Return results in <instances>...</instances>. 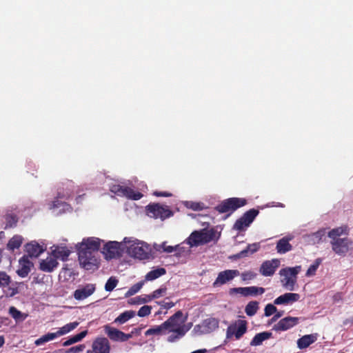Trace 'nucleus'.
I'll return each mask as SVG.
<instances>
[{
  "instance_id": "nucleus-1",
  "label": "nucleus",
  "mask_w": 353,
  "mask_h": 353,
  "mask_svg": "<svg viewBox=\"0 0 353 353\" xmlns=\"http://www.w3.org/2000/svg\"><path fill=\"white\" fill-rule=\"evenodd\" d=\"M187 319L188 316L179 310L163 322L168 342L179 340L191 329L192 324L186 323Z\"/></svg>"
},
{
  "instance_id": "nucleus-2",
  "label": "nucleus",
  "mask_w": 353,
  "mask_h": 353,
  "mask_svg": "<svg viewBox=\"0 0 353 353\" xmlns=\"http://www.w3.org/2000/svg\"><path fill=\"white\" fill-rule=\"evenodd\" d=\"M124 243L125 252L130 256L139 260L149 258L151 250L147 243L133 236L125 237Z\"/></svg>"
},
{
  "instance_id": "nucleus-3",
  "label": "nucleus",
  "mask_w": 353,
  "mask_h": 353,
  "mask_svg": "<svg viewBox=\"0 0 353 353\" xmlns=\"http://www.w3.org/2000/svg\"><path fill=\"white\" fill-rule=\"evenodd\" d=\"M219 236V234L213 229H203L192 232L185 242L190 247H197L217 240Z\"/></svg>"
},
{
  "instance_id": "nucleus-4",
  "label": "nucleus",
  "mask_w": 353,
  "mask_h": 353,
  "mask_svg": "<svg viewBox=\"0 0 353 353\" xmlns=\"http://www.w3.org/2000/svg\"><path fill=\"white\" fill-rule=\"evenodd\" d=\"M301 271V266L287 267L280 270L281 285L289 291H293L296 285L297 275Z\"/></svg>"
},
{
  "instance_id": "nucleus-5",
  "label": "nucleus",
  "mask_w": 353,
  "mask_h": 353,
  "mask_svg": "<svg viewBox=\"0 0 353 353\" xmlns=\"http://www.w3.org/2000/svg\"><path fill=\"white\" fill-rule=\"evenodd\" d=\"M125 246L124 239L121 242L110 241L103 245L101 253L106 260L118 259L125 252Z\"/></svg>"
},
{
  "instance_id": "nucleus-6",
  "label": "nucleus",
  "mask_w": 353,
  "mask_h": 353,
  "mask_svg": "<svg viewBox=\"0 0 353 353\" xmlns=\"http://www.w3.org/2000/svg\"><path fill=\"white\" fill-rule=\"evenodd\" d=\"M219 321L215 318L204 319L201 323L196 325L192 330L194 335L199 336L210 334L219 327Z\"/></svg>"
},
{
  "instance_id": "nucleus-7",
  "label": "nucleus",
  "mask_w": 353,
  "mask_h": 353,
  "mask_svg": "<svg viewBox=\"0 0 353 353\" xmlns=\"http://www.w3.org/2000/svg\"><path fill=\"white\" fill-rule=\"evenodd\" d=\"M80 265L85 270H94L97 268L99 261L97 253L86 252H77Z\"/></svg>"
},
{
  "instance_id": "nucleus-8",
  "label": "nucleus",
  "mask_w": 353,
  "mask_h": 353,
  "mask_svg": "<svg viewBox=\"0 0 353 353\" xmlns=\"http://www.w3.org/2000/svg\"><path fill=\"white\" fill-rule=\"evenodd\" d=\"M102 242V240L94 236L84 238L81 242L76 245V248L77 252L97 253Z\"/></svg>"
},
{
  "instance_id": "nucleus-9",
  "label": "nucleus",
  "mask_w": 353,
  "mask_h": 353,
  "mask_svg": "<svg viewBox=\"0 0 353 353\" xmlns=\"http://www.w3.org/2000/svg\"><path fill=\"white\" fill-rule=\"evenodd\" d=\"M247 331V322L244 320H238L229 325L226 330V338L239 340Z\"/></svg>"
},
{
  "instance_id": "nucleus-10",
  "label": "nucleus",
  "mask_w": 353,
  "mask_h": 353,
  "mask_svg": "<svg viewBox=\"0 0 353 353\" xmlns=\"http://www.w3.org/2000/svg\"><path fill=\"white\" fill-rule=\"evenodd\" d=\"M246 204V200L241 198H230L224 200L219 204L216 209L221 213L228 212L230 211H234L237 208L242 207Z\"/></svg>"
},
{
  "instance_id": "nucleus-11",
  "label": "nucleus",
  "mask_w": 353,
  "mask_h": 353,
  "mask_svg": "<svg viewBox=\"0 0 353 353\" xmlns=\"http://www.w3.org/2000/svg\"><path fill=\"white\" fill-rule=\"evenodd\" d=\"M72 190L71 188H59L57 192V197L54 201L48 204V208L54 212L61 207H62L63 210H65V208H68V205L64 202L59 201V199H67L72 195Z\"/></svg>"
},
{
  "instance_id": "nucleus-12",
  "label": "nucleus",
  "mask_w": 353,
  "mask_h": 353,
  "mask_svg": "<svg viewBox=\"0 0 353 353\" xmlns=\"http://www.w3.org/2000/svg\"><path fill=\"white\" fill-rule=\"evenodd\" d=\"M110 191L119 196H125L133 200H139L143 196V194L139 192H135L130 188L117 184L111 185Z\"/></svg>"
},
{
  "instance_id": "nucleus-13",
  "label": "nucleus",
  "mask_w": 353,
  "mask_h": 353,
  "mask_svg": "<svg viewBox=\"0 0 353 353\" xmlns=\"http://www.w3.org/2000/svg\"><path fill=\"white\" fill-rule=\"evenodd\" d=\"M258 214V211L254 209L246 212L234 225V229L241 231L247 228Z\"/></svg>"
},
{
  "instance_id": "nucleus-14",
  "label": "nucleus",
  "mask_w": 353,
  "mask_h": 353,
  "mask_svg": "<svg viewBox=\"0 0 353 353\" xmlns=\"http://www.w3.org/2000/svg\"><path fill=\"white\" fill-rule=\"evenodd\" d=\"M265 292V289L261 287L250 286V287H239L231 288L229 291L230 295L239 294L242 296H256V294H262Z\"/></svg>"
},
{
  "instance_id": "nucleus-15",
  "label": "nucleus",
  "mask_w": 353,
  "mask_h": 353,
  "mask_svg": "<svg viewBox=\"0 0 353 353\" xmlns=\"http://www.w3.org/2000/svg\"><path fill=\"white\" fill-rule=\"evenodd\" d=\"M240 275V272L237 270H226L220 272L214 281L213 285L214 287L221 286L231 281L235 277Z\"/></svg>"
},
{
  "instance_id": "nucleus-16",
  "label": "nucleus",
  "mask_w": 353,
  "mask_h": 353,
  "mask_svg": "<svg viewBox=\"0 0 353 353\" xmlns=\"http://www.w3.org/2000/svg\"><path fill=\"white\" fill-rule=\"evenodd\" d=\"M148 212L150 216L166 219L172 215L171 211L168 206H162L159 204H153L148 207Z\"/></svg>"
},
{
  "instance_id": "nucleus-17",
  "label": "nucleus",
  "mask_w": 353,
  "mask_h": 353,
  "mask_svg": "<svg viewBox=\"0 0 353 353\" xmlns=\"http://www.w3.org/2000/svg\"><path fill=\"white\" fill-rule=\"evenodd\" d=\"M96 286L93 283L81 285L74 292L73 296L77 301H82L90 296L95 291Z\"/></svg>"
},
{
  "instance_id": "nucleus-18",
  "label": "nucleus",
  "mask_w": 353,
  "mask_h": 353,
  "mask_svg": "<svg viewBox=\"0 0 353 353\" xmlns=\"http://www.w3.org/2000/svg\"><path fill=\"white\" fill-rule=\"evenodd\" d=\"M58 265V261L50 251L46 259L39 261V269L45 272H52Z\"/></svg>"
},
{
  "instance_id": "nucleus-19",
  "label": "nucleus",
  "mask_w": 353,
  "mask_h": 353,
  "mask_svg": "<svg viewBox=\"0 0 353 353\" xmlns=\"http://www.w3.org/2000/svg\"><path fill=\"white\" fill-rule=\"evenodd\" d=\"M332 250L339 255L344 256L349 251L351 241L347 238L331 241Z\"/></svg>"
},
{
  "instance_id": "nucleus-20",
  "label": "nucleus",
  "mask_w": 353,
  "mask_h": 353,
  "mask_svg": "<svg viewBox=\"0 0 353 353\" xmlns=\"http://www.w3.org/2000/svg\"><path fill=\"white\" fill-rule=\"evenodd\" d=\"M279 265V259H274L265 261L261 264L259 272L264 276H270L274 274Z\"/></svg>"
},
{
  "instance_id": "nucleus-21",
  "label": "nucleus",
  "mask_w": 353,
  "mask_h": 353,
  "mask_svg": "<svg viewBox=\"0 0 353 353\" xmlns=\"http://www.w3.org/2000/svg\"><path fill=\"white\" fill-rule=\"evenodd\" d=\"M32 267L33 263L29 256H23L19 260V267L17 273L20 277L24 278L28 275Z\"/></svg>"
},
{
  "instance_id": "nucleus-22",
  "label": "nucleus",
  "mask_w": 353,
  "mask_h": 353,
  "mask_svg": "<svg viewBox=\"0 0 353 353\" xmlns=\"http://www.w3.org/2000/svg\"><path fill=\"white\" fill-rule=\"evenodd\" d=\"M95 353H110V343L105 337H97L92 344Z\"/></svg>"
},
{
  "instance_id": "nucleus-23",
  "label": "nucleus",
  "mask_w": 353,
  "mask_h": 353,
  "mask_svg": "<svg viewBox=\"0 0 353 353\" xmlns=\"http://www.w3.org/2000/svg\"><path fill=\"white\" fill-rule=\"evenodd\" d=\"M298 317L288 316L281 319L274 326L276 331H286L299 323Z\"/></svg>"
},
{
  "instance_id": "nucleus-24",
  "label": "nucleus",
  "mask_w": 353,
  "mask_h": 353,
  "mask_svg": "<svg viewBox=\"0 0 353 353\" xmlns=\"http://www.w3.org/2000/svg\"><path fill=\"white\" fill-rule=\"evenodd\" d=\"M300 294L297 293L286 292L275 299L274 301V304L278 305H292L294 303L298 301L300 299Z\"/></svg>"
},
{
  "instance_id": "nucleus-25",
  "label": "nucleus",
  "mask_w": 353,
  "mask_h": 353,
  "mask_svg": "<svg viewBox=\"0 0 353 353\" xmlns=\"http://www.w3.org/2000/svg\"><path fill=\"white\" fill-rule=\"evenodd\" d=\"M50 252L54 257L63 261H66L71 253V250L66 246L62 245H54L50 248Z\"/></svg>"
},
{
  "instance_id": "nucleus-26",
  "label": "nucleus",
  "mask_w": 353,
  "mask_h": 353,
  "mask_svg": "<svg viewBox=\"0 0 353 353\" xmlns=\"http://www.w3.org/2000/svg\"><path fill=\"white\" fill-rule=\"evenodd\" d=\"M25 248L26 251L32 257H38L46 249L43 244H40L35 241L27 243Z\"/></svg>"
},
{
  "instance_id": "nucleus-27",
  "label": "nucleus",
  "mask_w": 353,
  "mask_h": 353,
  "mask_svg": "<svg viewBox=\"0 0 353 353\" xmlns=\"http://www.w3.org/2000/svg\"><path fill=\"white\" fill-rule=\"evenodd\" d=\"M104 330L110 340L113 341L123 342V336H124V332L117 328L110 327L108 325L104 326Z\"/></svg>"
},
{
  "instance_id": "nucleus-28",
  "label": "nucleus",
  "mask_w": 353,
  "mask_h": 353,
  "mask_svg": "<svg viewBox=\"0 0 353 353\" xmlns=\"http://www.w3.org/2000/svg\"><path fill=\"white\" fill-rule=\"evenodd\" d=\"M350 232V228L347 225H343L339 227L332 229L329 231L327 236L332 241L340 239L339 236L343 235H347Z\"/></svg>"
},
{
  "instance_id": "nucleus-29",
  "label": "nucleus",
  "mask_w": 353,
  "mask_h": 353,
  "mask_svg": "<svg viewBox=\"0 0 353 353\" xmlns=\"http://www.w3.org/2000/svg\"><path fill=\"white\" fill-rule=\"evenodd\" d=\"M293 238L294 236L292 235H289L280 239L276 245L277 252L279 254H285L290 251L292 246L290 244L289 241Z\"/></svg>"
},
{
  "instance_id": "nucleus-30",
  "label": "nucleus",
  "mask_w": 353,
  "mask_h": 353,
  "mask_svg": "<svg viewBox=\"0 0 353 353\" xmlns=\"http://www.w3.org/2000/svg\"><path fill=\"white\" fill-rule=\"evenodd\" d=\"M317 340V334H306L297 340V346L299 349H305Z\"/></svg>"
},
{
  "instance_id": "nucleus-31",
  "label": "nucleus",
  "mask_w": 353,
  "mask_h": 353,
  "mask_svg": "<svg viewBox=\"0 0 353 353\" xmlns=\"http://www.w3.org/2000/svg\"><path fill=\"white\" fill-rule=\"evenodd\" d=\"M260 248L259 243H252L248 245L247 248L241 251L239 253L235 254L233 258L234 259H240L244 258L248 256V254H252L256 252Z\"/></svg>"
},
{
  "instance_id": "nucleus-32",
  "label": "nucleus",
  "mask_w": 353,
  "mask_h": 353,
  "mask_svg": "<svg viewBox=\"0 0 353 353\" xmlns=\"http://www.w3.org/2000/svg\"><path fill=\"white\" fill-rule=\"evenodd\" d=\"M79 325V323L77 321L67 323L63 326L58 328L57 331L56 332L57 335L58 337L65 335L76 329Z\"/></svg>"
},
{
  "instance_id": "nucleus-33",
  "label": "nucleus",
  "mask_w": 353,
  "mask_h": 353,
  "mask_svg": "<svg viewBox=\"0 0 353 353\" xmlns=\"http://www.w3.org/2000/svg\"><path fill=\"white\" fill-rule=\"evenodd\" d=\"M154 249L161 252V250L166 253H175L176 250H179L180 248V245H176L174 246L168 245L166 242H163L161 244H155L154 245Z\"/></svg>"
},
{
  "instance_id": "nucleus-34",
  "label": "nucleus",
  "mask_w": 353,
  "mask_h": 353,
  "mask_svg": "<svg viewBox=\"0 0 353 353\" xmlns=\"http://www.w3.org/2000/svg\"><path fill=\"white\" fill-rule=\"evenodd\" d=\"M271 336V334L267 332L259 333L254 336L250 342V345L258 346L261 345L263 342L268 339Z\"/></svg>"
},
{
  "instance_id": "nucleus-35",
  "label": "nucleus",
  "mask_w": 353,
  "mask_h": 353,
  "mask_svg": "<svg viewBox=\"0 0 353 353\" xmlns=\"http://www.w3.org/2000/svg\"><path fill=\"white\" fill-rule=\"evenodd\" d=\"M165 334L166 332L163 323L159 325L152 327L145 332V336H159Z\"/></svg>"
},
{
  "instance_id": "nucleus-36",
  "label": "nucleus",
  "mask_w": 353,
  "mask_h": 353,
  "mask_svg": "<svg viewBox=\"0 0 353 353\" xmlns=\"http://www.w3.org/2000/svg\"><path fill=\"white\" fill-rule=\"evenodd\" d=\"M165 274V270L163 268H156L150 271L145 276V281H153Z\"/></svg>"
},
{
  "instance_id": "nucleus-37",
  "label": "nucleus",
  "mask_w": 353,
  "mask_h": 353,
  "mask_svg": "<svg viewBox=\"0 0 353 353\" xmlns=\"http://www.w3.org/2000/svg\"><path fill=\"white\" fill-rule=\"evenodd\" d=\"M23 243V238L21 236H14L8 243L7 248L10 250H14L20 248Z\"/></svg>"
},
{
  "instance_id": "nucleus-38",
  "label": "nucleus",
  "mask_w": 353,
  "mask_h": 353,
  "mask_svg": "<svg viewBox=\"0 0 353 353\" xmlns=\"http://www.w3.org/2000/svg\"><path fill=\"white\" fill-rule=\"evenodd\" d=\"M135 313L134 311L128 310L123 313H121L118 317H117L114 320V323L119 324H123L127 322L128 320L134 317Z\"/></svg>"
},
{
  "instance_id": "nucleus-39",
  "label": "nucleus",
  "mask_w": 353,
  "mask_h": 353,
  "mask_svg": "<svg viewBox=\"0 0 353 353\" xmlns=\"http://www.w3.org/2000/svg\"><path fill=\"white\" fill-rule=\"evenodd\" d=\"M57 338H58V336L57 335L56 332H48L46 334L43 335L42 336H41L40 338L37 339L34 341V344L37 346L41 345L43 343L50 341H52Z\"/></svg>"
},
{
  "instance_id": "nucleus-40",
  "label": "nucleus",
  "mask_w": 353,
  "mask_h": 353,
  "mask_svg": "<svg viewBox=\"0 0 353 353\" xmlns=\"http://www.w3.org/2000/svg\"><path fill=\"white\" fill-rule=\"evenodd\" d=\"M9 314L17 322L23 321L28 316V314L22 313L14 307H10Z\"/></svg>"
},
{
  "instance_id": "nucleus-41",
  "label": "nucleus",
  "mask_w": 353,
  "mask_h": 353,
  "mask_svg": "<svg viewBox=\"0 0 353 353\" xmlns=\"http://www.w3.org/2000/svg\"><path fill=\"white\" fill-rule=\"evenodd\" d=\"M322 262V259L318 258L314 261V262L310 265L305 272L307 277H312L316 274V272Z\"/></svg>"
},
{
  "instance_id": "nucleus-42",
  "label": "nucleus",
  "mask_w": 353,
  "mask_h": 353,
  "mask_svg": "<svg viewBox=\"0 0 353 353\" xmlns=\"http://www.w3.org/2000/svg\"><path fill=\"white\" fill-rule=\"evenodd\" d=\"M88 334V332L87 330H85V331H83L81 332H80L79 334H76L73 336H72L71 338H70L69 339L66 340L63 343V346H69L70 345H72L74 343H76L77 342H79L81 341L84 337H85V336L87 335Z\"/></svg>"
},
{
  "instance_id": "nucleus-43",
  "label": "nucleus",
  "mask_w": 353,
  "mask_h": 353,
  "mask_svg": "<svg viewBox=\"0 0 353 353\" xmlns=\"http://www.w3.org/2000/svg\"><path fill=\"white\" fill-rule=\"evenodd\" d=\"M324 236V232L323 231H317L312 234L307 235L305 236L306 241L311 244H316L319 243L322 237Z\"/></svg>"
},
{
  "instance_id": "nucleus-44",
  "label": "nucleus",
  "mask_w": 353,
  "mask_h": 353,
  "mask_svg": "<svg viewBox=\"0 0 353 353\" xmlns=\"http://www.w3.org/2000/svg\"><path fill=\"white\" fill-rule=\"evenodd\" d=\"M259 309V303L256 301H250L245 307V311L247 315L252 316L254 315Z\"/></svg>"
},
{
  "instance_id": "nucleus-45",
  "label": "nucleus",
  "mask_w": 353,
  "mask_h": 353,
  "mask_svg": "<svg viewBox=\"0 0 353 353\" xmlns=\"http://www.w3.org/2000/svg\"><path fill=\"white\" fill-rule=\"evenodd\" d=\"M150 301H151V299H150L149 294H143L141 296L134 297V299H131L130 303L132 304L141 305V304L149 303Z\"/></svg>"
},
{
  "instance_id": "nucleus-46",
  "label": "nucleus",
  "mask_w": 353,
  "mask_h": 353,
  "mask_svg": "<svg viewBox=\"0 0 353 353\" xmlns=\"http://www.w3.org/2000/svg\"><path fill=\"white\" fill-rule=\"evenodd\" d=\"M184 205L190 209H192L193 210H203L205 206L203 203L200 202H194V201H184L183 202Z\"/></svg>"
},
{
  "instance_id": "nucleus-47",
  "label": "nucleus",
  "mask_w": 353,
  "mask_h": 353,
  "mask_svg": "<svg viewBox=\"0 0 353 353\" xmlns=\"http://www.w3.org/2000/svg\"><path fill=\"white\" fill-rule=\"evenodd\" d=\"M118 280L115 277H110L105 285V290L111 292L117 285Z\"/></svg>"
},
{
  "instance_id": "nucleus-48",
  "label": "nucleus",
  "mask_w": 353,
  "mask_h": 353,
  "mask_svg": "<svg viewBox=\"0 0 353 353\" xmlns=\"http://www.w3.org/2000/svg\"><path fill=\"white\" fill-rule=\"evenodd\" d=\"M143 285V282H139L132 285L125 294V296H130L138 292Z\"/></svg>"
},
{
  "instance_id": "nucleus-49",
  "label": "nucleus",
  "mask_w": 353,
  "mask_h": 353,
  "mask_svg": "<svg viewBox=\"0 0 353 353\" xmlns=\"http://www.w3.org/2000/svg\"><path fill=\"white\" fill-rule=\"evenodd\" d=\"M166 290H167L165 288H161L159 289L154 290L152 293L149 294L151 301L164 296L166 294Z\"/></svg>"
},
{
  "instance_id": "nucleus-50",
  "label": "nucleus",
  "mask_w": 353,
  "mask_h": 353,
  "mask_svg": "<svg viewBox=\"0 0 353 353\" xmlns=\"http://www.w3.org/2000/svg\"><path fill=\"white\" fill-rule=\"evenodd\" d=\"M10 283V277L4 272H0V287H5Z\"/></svg>"
},
{
  "instance_id": "nucleus-51",
  "label": "nucleus",
  "mask_w": 353,
  "mask_h": 353,
  "mask_svg": "<svg viewBox=\"0 0 353 353\" xmlns=\"http://www.w3.org/2000/svg\"><path fill=\"white\" fill-rule=\"evenodd\" d=\"M152 307L150 305H143L138 311L137 315L140 317H145L151 313Z\"/></svg>"
},
{
  "instance_id": "nucleus-52",
  "label": "nucleus",
  "mask_w": 353,
  "mask_h": 353,
  "mask_svg": "<svg viewBox=\"0 0 353 353\" xmlns=\"http://www.w3.org/2000/svg\"><path fill=\"white\" fill-rule=\"evenodd\" d=\"M241 279L244 281H250L256 276V274L252 271H246L240 274Z\"/></svg>"
},
{
  "instance_id": "nucleus-53",
  "label": "nucleus",
  "mask_w": 353,
  "mask_h": 353,
  "mask_svg": "<svg viewBox=\"0 0 353 353\" xmlns=\"http://www.w3.org/2000/svg\"><path fill=\"white\" fill-rule=\"evenodd\" d=\"M276 307L272 304H268L265 307V315L270 316L276 312Z\"/></svg>"
},
{
  "instance_id": "nucleus-54",
  "label": "nucleus",
  "mask_w": 353,
  "mask_h": 353,
  "mask_svg": "<svg viewBox=\"0 0 353 353\" xmlns=\"http://www.w3.org/2000/svg\"><path fill=\"white\" fill-rule=\"evenodd\" d=\"M85 348L83 345H79L75 347H72L66 351V353H77L82 352Z\"/></svg>"
},
{
  "instance_id": "nucleus-55",
  "label": "nucleus",
  "mask_w": 353,
  "mask_h": 353,
  "mask_svg": "<svg viewBox=\"0 0 353 353\" xmlns=\"http://www.w3.org/2000/svg\"><path fill=\"white\" fill-rule=\"evenodd\" d=\"M158 305H159L162 308L165 309H170L174 306V303L172 301L166 302L165 301L157 302Z\"/></svg>"
},
{
  "instance_id": "nucleus-56",
  "label": "nucleus",
  "mask_w": 353,
  "mask_h": 353,
  "mask_svg": "<svg viewBox=\"0 0 353 353\" xmlns=\"http://www.w3.org/2000/svg\"><path fill=\"white\" fill-rule=\"evenodd\" d=\"M72 274V271L70 269L64 268L60 272V276L66 278L67 276H71Z\"/></svg>"
},
{
  "instance_id": "nucleus-57",
  "label": "nucleus",
  "mask_w": 353,
  "mask_h": 353,
  "mask_svg": "<svg viewBox=\"0 0 353 353\" xmlns=\"http://www.w3.org/2000/svg\"><path fill=\"white\" fill-rule=\"evenodd\" d=\"M154 194L157 196H170L171 194L166 192H154Z\"/></svg>"
},
{
  "instance_id": "nucleus-58",
  "label": "nucleus",
  "mask_w": 353,
  "mask_h": 353,
  "mask_svg": "<svg viewBox=\"0 0 353 353\" xmlns=\"http://www.w3.org/2000/svg\"><path fill=\"white\" fill-rule=\"evenodd\" d=\"M134 334L131 333L130 334H125L123 336V342L128 341L129 339L132 338Z\"/></svg>"
},
{
  "instance_id": "nucleus-59",
  "label": "nucleus",
  "mask_w": 353,
  "mask_h": 353,
  "mask_svg": "<svg viewBox=\"0 0 353 353\" xmlns=\"http://www.w3.org/2000/svg\"><path fill=\"white\" fill-rule=\"evenodd\" d=\"M184 251H185L184 248L180 245L179 250H176L174 254L177 256H180Z\"/></svg>"
},
{
  "instance_id": "nucleus-60",
  "label": "nucleus",
  "mask_w": 353,
  "mask_h": 353,
  "mask_svg": "<svg viewBox=\"0 0 353 353\" xmlns=\"http://www.w3.org/2000/svg\"><path fill=\"white\" fill-rule=\"evenodd\" d=\"M282 313L278 312L272 317V321H276L279 318H280L282 316Z\"/></svg>"
},
{
  "instance_id": "nucleus-61",
  "label": "nucleus",
  "mask_w": 353,
  "mask_h": 353,
  "mask_svg": "<svg viewBox=\"0 0 353 353\" xmlns=\"http://www.w3.org/2000/svg\"><path fill=\"white\" fill-rule=\"evenodd\" d=\"M4 343H5L4 337L3 336H0V347L3 345Z\"/></svg>"
},
{
  "instance_id": "nucleus-62",
  "label": "nucleus",
  "mask_w": 353,
  "mask_h": 353,
  "mask_svg": "<svg viewBox=\"0 0 353 353\" xmlns=\"http://www.w3.org/2000/svg\"><path fill=\"white\" fill-rule=\"evenodd\" d=\"M141 330L140 329H134L132 331V334H139Z\"/></svg>"
},
{
  "instance_id": "nucleus-63",
  "label": "nucleus",
  "mask_w": 353,
  "mask_h": 353,
  "mask_svg": "<svg viewBox=\"0 0 353 353\" xmlns=\"http://www.w3.org/2000/svg\"><path fill=\"white\" fill-rule=\"evenodd\" d=\"M86 353H95V352H94V349L92 347V349L91 350H88Z\"/></svg>"
},
{
  "instance_id": "nucleus-64",
  "label": "nucleus",
  "mask_w": 353,
  "mask_h": 353,
  "mask_svg": "<svg viewBox=\"0 0 353 353\" xmlns=\"http://www.w3.org/2000/svg\"><path fill=\"white\" fill-rule=\"evenodd\" d=\"M17 290H12V292H11L10 295L12 296V295H14L15 294H17Z\"/></svg>"
}]
</instances>
